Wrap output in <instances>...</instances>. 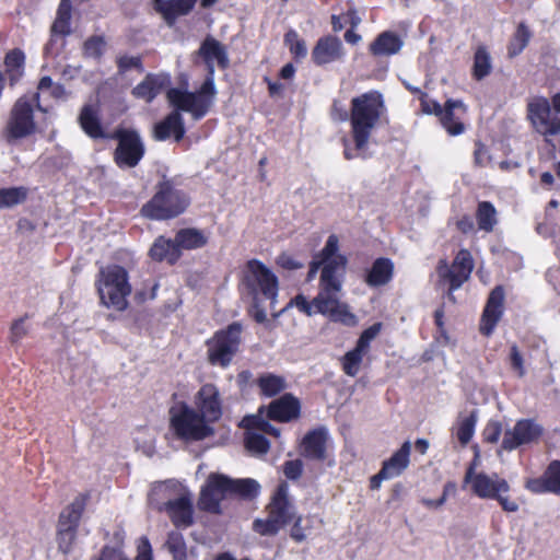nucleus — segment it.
<instances>
[{"label":"nucleus","mask_w":560,"mask_h":560,"mask_svg":"<svg viewBox=\"0 0 560 560\" xmlns=\"http://www.w3.org/2000/svg\"><path fill=\"white\" fill-rule=\"evenodd\" d=\"M196 5L194 0H167L159 4L156 13L161 14L167 26L172 27L179 16L189 14Z\"/></svg>","instance_id":"c85d7f7f"},{"label":"nucleus","mask_w":560,"mask_h":560,"mask_svg":"<svg viewBox=\"0 0 560 560\" xmlns=\"http://www.w3.org/2000/svg\"><path fill=\"white\" fill-rule=\"evenodd\" d=\"M106 40L103 35L90 36L82 47V54L84 58H91L94 60H101L105 52Z\"/></svg>","instance_id":"49530a36"},{"label":"nucleus","mask_w":560,"mask_h":560,"mask_svg":"<svg viewBox=\"0 0 560 560\" xmlns=\"http://www.w3.org/2000/svg\"><path fill=\"white\" fill-rule=\"evenodd\" d=\"M525 488L538 494L546 492L560 494V462H551L544 475L539 478L528 479Z\"/></svg>","instance_id":"412c9836"},{"label":"nucleus","mask_w":560,"mask_h":560,"mask_svg":"<svg viewBox=\"0 0 560 560\" xmlns=\"http://www.w3.org/2000/svg\"><path fill=\"white\" fill-rule=\"evenodd\" d=\"M472 268L474 262L470 253L467 249H460L456 254L451 269L467 273L470 277Z\"/></svg>","instance_id":"5fc2aeb1"},{"label":"nucleus","mask_w":560,"mask_h":560,"mask_svg":"<svg viewBox=\"0 0 560 560\" xmlns=\"http://www.w3.org/2000/svg\"><path fill=\"white\" fill-rule=\"evenodd\" d=\"M198 411L211 423L222 415L220 393L213 384H205L195 396Z\"/></svg>","instance_id":"a211bd4d"},{"label":"nucleus","mask_w":560,"mask_h":560,"mask_svg":"<svg viewBox=\"0 0 560 560\" xmlns=\"http://www.w3.org/2000/svg\"><path fill=\"white\" fill-rule=\"evenodd\" d=\"M327 433L325 430H314L305 435L302 442L303 455L313 459H322L325 455Z\"/></svg>","instance_id":"f704fd0d"},{"label":"nucleus","mask_w":560,"mask_h":560,"mask_svg":"<svg viewBox=\"0 0 560 560\" xmlns=\"http://www.w3.org/2000/svg\"><path fill=\"white\" fill-rule=\"evenodd\" d=\"M343 371L350 375L355 376L363 365L362 352H346L341 359Z\"/></svg>","instance_id":"864d4df0"},{"label":"nucleus","mask_w":560,"mask_h":560,"mask_svg":"<svg viewBox=\"0 0 560 560\" xmlns=\"http://www.w3.org/2000/svg\"><path fill=\"white\" fill-rule=\"evenodd\" d=\"M528 117L534 124H546L548 117L551 116V106L546 97H538L533 100L527 105Z\"/></svg>","instance_id":"79ce46f5"},{"label":"nucleus","mask_w":560,"mask_h":560,"mask_svg":"<svg viewBox=\"0 0 560 560\" xmlns=\"http://www.w3.org/2000/svg\"><path fill=\"white\" fill-rule=\"evenodd\" d=\"M456 108L465 110L466 106L460 100L448 98L446 101V114L440 119L450 136H459L465 131V125L455 117L454 110Z\"/></svg>","instance_id":"e433bc0d"},{"label":"nucleus","mask_w":560,"mask_h":560,"mask_svg":"<svg viewBox=\"0 0 560 560\" xmlns=\"http://www.w3.org/2000/svg\"><path fill=\"white\" fill-rule=\"evenodd\" d=\"M165 511L175 526H190L194 513L191 493L185 489L174 500L165 503Z\"/></svg>","instance_id":"6ab92c4d"},{"label":"nucleus","mask_w":560,"mask_h":560,"mask_svg":"<svg viewBox=\"0 0 560 560\" xmlns=\"http://www.w3.org/2000/svg\"><path fill=\"white\" fill-rule=\"evenodd\" d=\"M276 261L279 267L289 271L298 270L304 267L303 262L296 260L292 255L288 253H281L277 257Z\"/></svg>","instance_id":"e2e57ef3"},{"label":"nucleus","mask_w":560,"mask_h":560,"mask_svg":"<svg viewBox=\"0 0 560 560\" xmlns=\"http://www.w3.org/2000/svg\"><path fill=\"white\" fill-rule=\"evenodd\" d=\"M89 500L88 493H80L66 506L59 516L58 527L78 529L80 518Z\"/></svg>","instance_id":"c756f323"},{"label":"nucleus","mask_w":560,"mask_h":560,"mask_svg":"<svg viewBox=\"0 0 560 560\" xmlns=\"http://www.w3.org/2000/svg\"><path fill=\"white\" fill-rule=\"evenodd\" d=\"M186 488L177 481H166L155 483L149 493V501L152 505L162 510V501L174 500L180 492H183Z\"/></svg>","instance_id":"72a5a7b5"},{"label":"nucleus","mask_w":560,"mask_h":560,"mask_svg":"<svg viewBox=\"0 0 560 560\" xmlns=\"http://www.w3.org/2000/svg\"><path fill=\"white\" fill-rule=\"evenodd\" d=\"M28 195L24 186L0 188V209L12 208L23 203Z\"/></svg>","instance_id":"a19ab883"},{"label":"nucleus","mask_w":560,"mask_h":560,"mask_svg":"<svg viewBox=\"0 0 560 560\" xmlns=\"http://www.w3.org/2000/svg\"><path fill=\"white\" fill-rule=\"evenodd\" d=\"M206 65L207 74L206 78L200 85V88L195 91L183 90L179 88H173V94L178 95L187 101L192 102L198 106L197 115H207L214 103L215 96L218 94L215 82H214V73L215 67L212 61H203Z\"/></svg>","instance_id":"ddd939ff"},{"label":"nucleus","mask_w":560,"mask_h":560,"mask_svg":"<svg viewBox=\"0 0 560 560\" xmlns=\"http://www.w3.org/2000/svg\"><path fill=\"white\" fill-rule=\"evenodd\" d=\"M171 84V77L166 73H148L131 91V94L147 103L153 100Z\"/></svg>","instance_id":"4be33fe9"},{"label":"nucleus","mask_w":560,"mask_h":560,"mask_svg":"<svg viewBox=\"0 0 560 560\" xmlns=\"http://www.w3.org/2000/svg\"><path fill=\"white\" fill-rule=\"evenodd\" d=\"M258 386L265 396L272 397L287 388V382L279 375L267 373L259 377Z\"/></svg>","instance_id":"c03bdc74"},{"label":"nucleus","mask_w":560,"mask_h":560,"mask_svg":"<svg viewBox=\"0 0 560 560\" xmlns=\"http://www.w3.org/2000/svg\"><path fill=\"white\" fill-rule=\"evenodd\" d=\"M112 560H129L120 550L112 548ZM136 560H152V550L148 539H142L138 546V555Z\"/></svg>","instance_id":"6e6d98bb"},{"label":"nucleus","mask_w":560,"mask_h":560,"mask_svg":"<svg viewBox=\"0 0 560 560\" xmlns=\"http://www.w3.org/2000/svg\"><path fill=\"white\" fill-rule=\"evenodd\" d=\"M438 271L443 279L448 281L451 296L452 292L458 290L463 285V283L469 278L467 273H462L460 271H456L448 268L446 262L443 260L440 262Z\"/></svg>","instance_id":"de8ad7c7"},{"label":"nucleus","mask_w":560,"mask_h":560,"mask_svg":"<svg viewBox=\"0 0 560 560\" xmlns=\"http://www.w3.org/2000/svg\"><path fill=\"white\" fill-rule=\"evenodd\" d=\"M173 93V88L168 89L166 93L167 101L173 107V110L153 126V139L156 141H166L171 137H173L176 142L183 140L186 133L185 122L182 116L183 112L191 114L194 120L197 121L206 116H198L197 105Z\"/></svg>","instance_id":"423d86ee"},{"label":"nucleus","mask_w":560,"mask_h":560,"mask_svg":"<svg viewBox=\"0 0 560 560\" xmlns=\"http://www.w3.org/2000/svg\"><path fill=\"white\" fill-rule=\"evenodd\" d=\"M149 256L154 261H167L175 265L182 256V252L176 246L175 240L159 236L150 247Z\"/></svg>","instance_id":"cd10ccee"},{"label":"nucleus","mask_w":560,"mask_h":560,"mask_svg":"<svg viewBox=\"0 0 560 560\" xmlns=\"http://www.w3.org/2000/svg\"><path fill=\"white\" fill-rule=\"evenodd\" d=\"M155 188L152 198L140 209L143 218L154 221L171 220L184 213L190 205L188 194L177 189L174 179L167 178L165 175Z\"/></svg>","instance_id":"f03ea898"},{"label":"nucleus","mask_w":560,"mask_h":560,"mask_svg":"<svg viewBox=\"0 0 560 560\" xmlns=\"http://www.w3.org/2000/svg\"><path fill=\"white\" fill-rule=\"evenodd\" d=\"M168 551L173 555L174 560H186L187 551L184 537L178 532H172L168 534L166 541Z\"/></svg>","instance_id":"3c124183"},{"label":"nucleus","mask_w":560,"mask_h":560,"mask_svg":"<svg viewBox=\"0 0 560 560\" xmlns=\"http://www.w3.org/2000/svg\"><path fill=\"white\" fill-rule=\"evenodd\" d=\"M242 325L237 322L217 331L208 341L209 350H237L241 342Z\"/></svg>","instance_id":"393cba45"},{"label":"nucleus","mask_w":560,"mask_h":560,"mask_svg":"<svg viewBox=\"0 0 560 560\" xmlns=\"http://www.w3.org/2000/svg\"><path fill=\"white\" fill-rule=\"evenodd\" d=\"M242 425L247 429L246 447L255 454H265L269 450V442L260 432L271 434L276 438L280 435V430L273 427L265 419L264 409L260 408L255 416L245 417Z\"/></svg>","instance_id":"f8f14e48"},{"label":"nucleus","mask_w":560,"mask_h":560,"mask_svg":"<svg viewBox=\"0 0 560 560\" xmlns=\"http://www.w3.org/2000/svg\"><path fill=\"white\" fill-rule=\"evenodd\" d=\"M259 483L250 478L247 479H231V495L238 494L244 498L255 497L259 491Z\"/></svg>","instance_id":"09e8293b"},{"label":"nucleus","mask_w":560,"mask_h":560,"mask_svg":"<svg viewBox=\"0 0 560 560\" xmlns=\"http://www.w3.org/2000/svg\"><path fill=\"white\" fill-rule=\"evenodd\" d=\"M31 318L32 316L30 314H25L12 322L9 339L13 347H18L20 341L28 336L32 330Z\"/></svg>","instance_id":"a18cd8bd"},{"label":"nucleus","mask_w":560,"mask_h":560,"mask_svg":"<svg viewBox=\"0 0 560 560\" xmlns=\"http://www.w3.org/2000/svg\"><path fill=\"white\" fill-rule=\"evenodd\" d=\"M293 303L300 312L307 316L317 314L315 312V305H313V300L308 301L303 294H298L293 300L290 301L289 305Z\"/></svg>","instance_id":"0e129e2a"},{"label":"nucleus","mask_w":560,"mask_h":560,"mask_svg":"<svg viewBox=\"0 0 560 560\" xmlns=\"http://www.w3.org/2000/svg\"><path fill=\"white\" fill-rule=\"evenodd\" d=\"M95 285L104 306L118 312L127 310L131 285L128 271L124 267L110 265L101 269Z\"/></svg>","instance_id":"7ed1b4c3"},{"label":"nucleus","mask_w":560,"mask_h":560,"mask_svg":"<svg viewBox=\"0 0 560 560\" xmlns=\"http://www.w3.org/2000/svg\"><path fill=\"white\" fill-rule=\"evenodd\" d=\"M497 211L490 201H481L477 208V222L480 230L491 232L497 224Z\"/></svg>","instance_id":"37998d69"},{"label":"nucleus","mask_w":560,"mask_h":560,"mask_svg":"<svg viewBox=\"0 0 560 560\" xmlns=\"http://www.w3.org/2000/svg\"><path fill=\"white\" fill-rule=\"evenodd\" d=\"M502 433V425L498 421H489L483 429L482 435L486 442L497 443Z\"/></svg>","instance_id":"680f3d73"},{"label":"nucleus","mask_w":560,"mask_h":560,"mask_svg":"<svg viewBox=\"0 0 560 560\" xmlns=\"http://www.w3.org/2000/svg\"><path fill=\"white\" fill-rule=\"evenodd\" d=\"M381 326L380 323H375L364 329L358 339L357 346L352 350H365L370 342L378 335Z\"/></svg>","instance_id":"bf43d9fd"},{"label":"nucleus","mask_w":560,"mask_h":560,"mask_svg":"<svg viewBox=\"0 0 560 560\" xmlns=\"http://www.w3.org/2000/svg\"><path fill=\"white\" fill-rule=\"evenodd\" d=\"M117 68L120 74L130 69H137L141 72L143 71L142 59L139 56H121L117 59Z\"/></svg>","instance_id":"13d9d810"},{"label":"nucleus","mask_w":560,"mask_h":560,"mask_svg":"<svg viewBox=\"0 0 560 560\" xmlns=\"http://www.w3.org/2000/svg\"><path fill=\"white\" fill-rule=\"evenodd\" d=\"M232 352H210L209 360L214 365L226 366L232 360Z\"/></svg>","instance_id":"774afa93"},{"label":"nucleus","mask_w":560,"mask_h":560,"mask_svg":"<svg viewBox=\"0 0 560 560\" xmlns=\"http://www.w3.org/2000/svg\"><path fill=\"white\" fill-rule=\"evenodd\" d=\"M476 423L477 417L474 412L459 420L455 434L463 445H466L474 436Z\"/></svg>","instance_id":"8fccbe9b"},{"label":"nucleus","mask_w":560,"mask_h":560,"mask_svg":"<svg viewBox=\"0 0 560 560\" xmlns=\"http://www.w3.org/2000/svg\"><path fill=\"white\" fill-rule=\"evenodd\" d=\"M421 101V109L424 114L435 115L440 119L446 114V102L442 106L438 101L429 100L427 94H423L420 98Z\"/></svg>","instance_id":"4d7b16f0"},{"label":"nucleus","mask_w":560,"mask_h":560,"mask_svg":"<svg viewBox=\"0 0 560 560\" xmlns=\"http://www.w3.org/2000/svg\"><path fill=\"white\" fill-rule=\"evenodd\" d=\"M340 291L319 287L317 295L313 299L315 312L328 317L330 322L340 323L348 327L355 326L358 318L350 311L349 305L340 301Z\"/></svg>","instance_id":"9b49d317"},{"label":"nucleus","mask_w":560,"mask_h":560,"mask_svg":"<svg viewBox=\"0 0 560 560\" xmlns=\"http://www.w3.org/2000/svg\"><path fill=\"white\" fill-rule=\"evenodd\" d=\"M241 285L252 301L268 300L271 307L277 303L278 277L259 259L253 258L246 261L242 271Z\"/></svg>","instance_id":"39448f33"},{"label":"nucleus","mask_w":560,"mask_h":560,"mask_svg":"<svg viewBox=\"0 0 560 560\" xmlns=\"http://www.w3.org/2000/svg\"><path fill=\"white\" fill-rule=\"evenodd\" d=\"M402 46L404 40L397 33L384 31L370 44L369 50L374 57L393 56L398 54Z\"/></svg>","instance_id":"b1692460"},{"label":"nucleus","mask_w":560,"mask_h":560,"mask_svg":"<svg viewBox=\"0 0 560 560\" xmlns=\"http://www.w3.org/2000/svg\"><path fill=\"white\" fill-rule=\"evenodd\" d=\"M532 37V33L525 23H520L516 31L508 46V55L510 58H514L522 54L527 47Z\"/></svg>","instance_id":"ea45409f"},{"label":"nucleus","mask_w":560,"mask_h":560,"mask_svg":"<svg viewBox=\"0 0 560 560\" xmlns=\"http://www.w3.org/2000/svg\"><path fill=\"white\" fill-rule=\"evenodd\" d=\"M295 515V509L289 495V487L283 482L279 485L268 505V517L256 520L253 528L259 535L272 536L293 521Z\"/></svg>","instance_id":"6e6552de"},{"label":"nucleus","mask_w":560,"mask_h":560,"mask_svg":"<svg viewBox=\"0 0 560 560\" xmlns=\"http://www.w3.org/2000/svg\"><path fill=\"white\" fill-rule=\"evenodd\" d=\"M197 55L203 61H217L221 69H226L230 63L225 46L212 36H207L201 42Z\"/></svg>","instance_id":"bb28decb"},{"label":"nucleus","mask_w":560,"mask_h":560,"mask_svg":"<svg viewBox=\"0 0 560 560\" xmlns=\"http://www.w3.org/2000/svg\"><path fill=\"white\" fill-rule=\"evenodd\" d=\"M5 74L10 85H15L24 75L25 54L20 48L9 50L4 56Z\"/></svg>","instance_id":"c9c22d12"},{"label":"nucleus","mask_w":560,"mask_h":560,"mask_svg":"<svg viewBox=\"0 0 560 560\" xmlns=\"http://www.w3.org/2000/svg\"><path fill=\"white\" fill-rule=\"evenodd\" d=\"M492 71V59L487 47L480 45L474 54L471 75L476 81L487 78Z\"/></svg>","instance_id":"4c0bfd02"},{"label":"nucleus","mask_w":560,"mask_h":560,"mask_svg":"<svg viewBox=\"0 0 560 560\" xmlns=\"http://www.w3.org/2000/svg\"><path fill=\"white\" fill-rule=\"evenodd\" d=\"M45 112L39 103V92L20 96L11 108L4 129L7 142L12 143L33 135L36 130L34 108Z\"/></svg>","instance_id":"0eeeda50"},{"label":"nucleus","mask_w":560,"mask_h":560,"mask_svg":"<svg viewBox=\"0 0 560 560\" xmlns=\"http://www.w3.org/2000/svg\"><path fill=\"white\" fill-rule=\"evenodd\" d=\"M385 109L383 95L378 91H369L351 100L350 125L355 150L368 148L372 130Z\"/></svg>","instance_id":"f257e3e1"},{"label":"nucleus","mask_w":560,"mask_h":560,"mask_svg":"<svg viewBox=\"0 0 560 560\" xmlns=\"http://www.w3.org/2000/svg\"><path fill=\"white\" fill-rule=\"evenodd\" d=\"M464 487H469L470 491L480 499L497 500L505 512L518 511V504L508 495L509 482L498 474L489 475L475 470V466L469 465L465 474Z\"/></svg>","instance_id":"20e7f679"},{"label":"nucleus","mask_w":560,"mask_h":560,"mask_svg":"<svg viewBox=\"0 0 560 560\" xmlns=\"http://www.w3.org/2000/svg\"><path fill=\"white\" fill-rule=\"evenodd\" d=\"M77 530L78 529H73V528H66V527H58V530H57V545H58V549L59 551H61L62 553L67 555L69 553L72 548H73V545L75 542V539H77Z\"/></svg>","instance_id":"603ef678"},{"label":"nucleus","mask_w":560,"mask_h":560,"mask_svg":"<svg viewBox=\"0 0 560 560\" xmlns=\"http://www.w3.org/2000/svg\"><path fill=\"white\" fill-rule=\"evenodd\" d=\"M345 54L341 39L334 35H326L317 39L312 50V60L316 66L322 67L342 60Z\"/></svg>","instance_id":"f3484780"},{"label":"nucleus","mask_w":560,"mask_h":560,"mask_svg":"<svg viewBox=\"0 0 560 560\" xmlns=\"http://www.w3.org/2000/svg\"><path fill=\"white\" fill-rule=\"evenodd\" d=\"M71 11L72 5L70 0H61L58 10L57 18L51 26V32L68 36L71 34Z\"/></svg>","instance_id":"58836bf2"},{"label":"nucleus","mask_w":560,"mask_h":560,"mask_svg":"<svg viewBox=\"0 0 560 560\" xmlns=\"http://www.w3.org/2000/svg\"><path fill=\"white\" fill-rule=\"evenodd\" d=\"M170 420L175 434L184 440L198 441L213 433L210 422L184 402L170 409Z\"/></svg>","instance_id":"1a4fd4ad"},{"label":"nucleus","mask_w":560,"mask_h":560,"mask_svg":"<svg viewBox=\"0 0 560 560\" xmlns=\"http://www.w3.org/2000/svg\"><path fill=\"white\" fill-rule=\"evenodd\" d=\"M411 445L405 442L401 447L393 454V456L384 462L382 467V476L385 478H396L408 467Z\"/></svg>","instance_id":"2f4dec72"},{"label":"nucleus","mask_w":560,"mask_h":560,"mask_svg":"<svg viewBox=\"0 0 560 560\" xmlns=\"http://www.w3.org/2000/svg\"><path fill=\"white\" fill-rule=\"evenodd\" d=\"M339 249V240L337 235L331 234L328 236L324 248L320 252L322 260H329L337 258V252Z\"/></svg>","instance_id":"052dcab7"},{"label":"nucleus","mask_w":560,"mask_h":560,"mask_svg":"<svg viewBox=\"0 0 560 560\" xmlns=\"http://www.w3.org/2000/svg\"><path fill=\"white\" fill-rule=\"evenodd\" d=\"M290 52L296 60H301L306 57L307 55V47L304 39H301L299 42H295L291 44V47H289Z\"/></svg>","instance_id":"338daca9"},{"label":"nucleus","mask_w":560,"mask_h":560,"mask_svg":"<svg viewBox=\"0 0 560 560\" xmlns=\"http://www.w3.org/2000/svg\"><path fill=\"white\" fill-rule=\"evenodd\" d=\"M394 275V264L389 258H376L366 271L364 281L369 287L377 288L387 284Z\"/></svg>","instance_id":"a878e982"},{"label":"nucleus","mask_w":560,"mask_h":560,"mask_svg":"<svg viewBox=\"0 0 560 560\" xmlns=\"http://www.w3.org/2000/svg\"><path fill=\"white\" fill-rule=\"evenodd\" d=\"M504 298L505 292L502 285H495L491 290L487 299L479 325V329L482 335L490 336L493 332L497 324L503 315Z\"/></svg>","instance_id":"dca6fc26"},{"label":"nucleus","mask_w":560,"mask_h":560,"mask_svg":"<svg viewBox=\"0 0 560 560\" xmlns=\"http://www.w3.org/2000/svg\"><path fill=\"white\" fill-rule=\"evenodd\" d=\"M109 139L117 140L114 161L119 168H133L144 156L145 147L136 129L118 127Z\"/></svg>","instance_id":"9d476101"},{"label":"nucleus","mask_w":560,"mask_h":560,"mask_svg":"<svg viewBox=\"0 0 560 560\" xmlns=\"http://www.w3.org/2000/svg\"><path fill=\"white\" fill-rule=\"evenodd\" d=\"M231 479L224 475L211 474L201 489L198 505L210 513H220V503L231 495Z\"/></svg>","instance_id":"4468645a"},{"label":"nucleus","mask_w":560,"mask_h":560,"mask_svg":"<svg viewBox=\"0 0 560 560\" xmlns=\"http://www.w3.org/2000/svg\"><path fill=\"white\" fill-rule=\"evenodd\" d=\"M175 243L179 252L199 249L208 244V237L196 228H184L176 232Z\"/></svg>","instance_id":"473e14b6"},{"label":"nucleus","mask_w":560,"mask_h":560,"mask_svg":"<svg viewBox=\"0 0 560 560\" xmlns=\"http://www.w3.org/2000/svg\"><path fill=\"white\" fill-rule=\"evenodd\" d=\"M322 262L323 268L319 278V287L341 290L342 281L337 277V270L346 267V256L338 255L336 259L322 260Z\"/></svg>","instance_id":"7c9ffc66"},{"label":"nucleus","mask_w":560,"mask_h":560,"mask_svg":"<svg viewBox=\"0 0 560 560\" xmlns=\"http://www.w3.org/2000/svg\"><path fill=\"white\" fill-rule=\"evenodd\" d=\"M78 122L84 133L93 140L110 138L103 127L97 108L91 104H85L81 108Z\"/></svg>","instance_id":"5701e85b"},{"label":"nucleus","mask_w":560,"mask_h":560,"mask_svg":"<svg viewBox=\"0 0 560 560\" xmlns=\"http://www.w3.org/2000/svg\"><path fill=\"white\" fill-rule=\"evenodd\" d=\"M541 433V427L533 420H520L513 428L505 430L501 447L505 451H513L521 445L536 442Z\"/></svg>","instance_id":"2eb2a0df"},{"label":"nucleus","mask_w":560,"mask_h":560,"mask_svg":"<svg viewBox=\"0 0 560 560\" xmlns=\"http://www.w3.org/2000/svg\"><path fill=\"white\" fill-rule=\"evenodd\" d=\"M283 472L289 479H296L302 472V462L299 459L289 460L284 464Z\"/></svg>","instance_id":"69168bd1"},{"label":"nucleus","mask_w":560,"mask_h":560,"mask_svg":"<svg viewBox=\"0 0 560 560\" xmlns=\"http://www.w3.org/2000/svg\"><path fill=\"white\" fill-rule=\"evenodd\" d=\"M264 409L265 419H271L280 422H289L300 415V401L291 394H285L282 397L270 402L267 409Z\"/></svg>","instance_id":"aec40b11"}]
</instances>
